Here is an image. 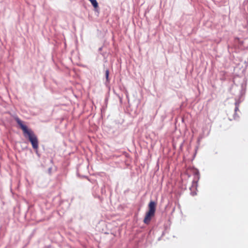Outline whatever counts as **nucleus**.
<instances>
[{"mask_svg": "<svg viewBox=\"0 0 248 248\" xmlns=\"http://www.w3.org/2000/svg\"><path fill=\"white\" fill-rule=\"evenodd\" d=\"M237 110H238V107L236 106L235 108V111H236Z\"/></svg>", "mask_w": 248, "mask_h": 248, "instance_id": "nucleus-5", "label": "nucleus"}, {"mask_svg": "<svg viewBox=\"0 0 248 248\" xmlns=\"http://www.w3.org/2000/svg\"><path fill=\"white\" fill-rule=\"evenodd\" d=\"M156 203L154 201H150L148 204V211L146 212L143 222L146 224H149L152 218L155 216L156 210Z\"/></svg>", "mask_w": 248, "mask_h": 248, "instance_id": "nucleus-2", "label": "nucleus"}, {"mask_svg": "<svg viewBox=\"0 0 248 248\" xmlns=\"http://www.w3.org/2000/svg\"><path fill=\"white\" fill-rule=\"evenodd\" d=\"M105 75L107 81H108L109 70L108 69L106 70Z\"/></svg>", "mask_w": 248, "mask_h": 248, "instance_id": "nucleus-4", "label": "nucleus"}, {"mask_svg": "<svg viewBox=\"0 0 248 248\" xmlns=\"http://www.w3.org/2000/svg\"><path fill=\"white\" fill-rule=\"evenodd\" d=\"M15 120L22 130L24 137L28 138L31 143L33 149L37 150L39 147V141L36 135L31 129H28L27 126L23 124V122L19 118L17 117Z\"/></svg>", "mask_w": 248, "mask_h": 248, "instance_id": "nucleus-1", "label": "nucleus"}, {"mask_svg": "<svg viewBox=\"0 0 248 248\" xmlns=\"http://www.w3.org/2000/svg\"><path fill=\"white\" fill-rule=\"evenodd\" d=\"M89 0L91 2V3L93 5V6L95 8H97L98 7V3H97L96 0Z\"/></svg>", "mask_w": 248, "mask_h": 248, "instance_id": "nucleus-3", "label": "nucleus"}]
</instances>
